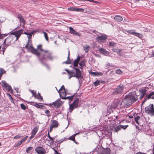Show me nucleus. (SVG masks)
I'll list each match as a JSON object with an SVG mask.
<instances>
[{"instance_id":"nucleus-2","label":"nucleus","mask_w":154,"mask_h":154,"mask_svg":"<svg viewBox=\"0 0 154 154\" xmlns=\"http://www.w3.org/2000/svg\"><path fill=\"white\" fill-rule=\"evenodd\" d=\"M25 48L35 54L37 53L38 51L37 49H35L32 46V42H30V40H28V42L26 45Z\"/></svg>"},{"instance_id":"nucleus-1","label":"nucleus","mask_w":154,"mask_h":154,"mask_svg":"<svg viewBox=\"0 0 154 154\" xmlns=\"http://www.w3.org/2000/svg\"><path fill=\"white\" fill-rule=\"evenodd\" d=\"M138 99V96L135 92H131L126 95L122 100H119L116 102L115 107L112 109H114L116 108L120 109L125 107H128L136 101Z\"/></svg>"},{"instance_id":"nucleus-19","label":"nucleus","mask_w":154,"mask_h":154,"mask_svg":"<svg viewBox=\"0 0 154 154\" xmlns=\"http://www.w3.org/2000/svg\"><path fill=\"white\" fill-rule=\"evenodd\" d=\"M123 126L122 125H120L117 126L113 130V131L114 132H117L119 131L122 128Z\"/></svg>"},{"instance_id":"nucleus-50","label":"nucleus","mask_w":154,"mask_h":154,"mask_svg":"<svg viewBox=\"0 0 154 154\" xmlns=\"http://www.w3.org/2000/svg\"><path fill=\"white\" fill-rule=\"evenodd\" d=\"M0 72L3 74L6 73V71L2 68H0Z\"/></svg>"},{"instance_id":"nucleus-5","label":"nucleus","mask_w":154,"mask_h":154,"mask_svg":"<svg viewBox=\"0 0 154 154\" xmlns=\"http://www.w3.org/2000/svg\"><path fill=\"white\" fill-rule=\"evenodd\" d=\"M79 102V98H76L72 104L69 105V109L70 112H72L75 108H77Z\"/></svg>"},{"instance_id":"nucleus-3","label":"nucleus","mask_w":154,"mask_h":154,"mask_svg":"<svg viewBox=\"0 0 154 154\" xmlns=\"http://www.w3.org/2000/svg\"><path fill=\"white\" fill-rule=\"evenodd\" d=\"M145 112L152 116H154V107L153 104H150L145 108Z\"/></svg>"},{"instance_id":"nucleus-8","label":"nucleus","mask_w":154,"mask_h":154,"mask_svg":"<svg viewBox=\"0 0 154 154\" xmlns=\"http://www.w3.org/2000/svg\"><path fill=\"white\" fill-rule=\"evenodd\" d=\"M45 54H47V56H43V59H45V60L49 59L50 60H52L53 59L54 57L52 55L51 53L48 50H45Z\"/></svg>"},{"instance_id":"nucleus-6","label":"nucleus","mask_w":154,"mask_h":154,"mask_svg":"<svg viewBox=\"0 0 154 154\" xmlns=\"http://www.w3.org/2000/svg\"><path fill=\"white\" fill-rule=\"evenodd\" d=\"M23 30L21 29L11 33V34L13 35L12 36H13V38H16L15 40L16 41L20 37L21 35L23 33Z\"/></svg>"},{"instance_id":"nucleus-29","label":"nucleus","mask_w":154,"mask_h":154,"mask_svg":"<svg viewBox=\"0 0 154 154\" xmlns=\"http://www.w3.org/2000/svg\"><path fill=\"white\" fill-rule=\"evenodd\" d=\"M147 91L145 89H142L140 91V94L144 96L146 94Z\"/></svg>"},{"instance_id":"nucleus-34","label":"nucleus","mask_w":154,"mask_h":154,"mask_svg":"<svg viewBox=\"0 0 154 154\" xmlns=\"http://www.w3.org/2000/svg\"><path fill=\"white\" fill-rule=\"evenodd\" d=\"M66 92L65 91V90H63V91L62 92H61V94H60V95L61 96V97H65L66 96Z\"/></svg>"},{"instance_id":"nucleus-61","label":"nucleus","mask_w":154,"mask_h":154,"mask_svg":"<svg viewBox=\"0 0 154 154\" xmlns=\"http://www.w3.org/2000/svg\"><path fill=\"white\" fill-rule=\"evenodd\" d=\"M69 55H70V53H69V51H68V56L67 57V60H69Z\"/></svg>"},{"instance_id":"nucleus-25","label":"nucleus","mask_w":154,"mask_h":154,"mask_svg":"<svg viewBox=\"0 0 154 154\" xmlns=\"http://www.w3.org/2000/svg\"><path fill=\"white\" fill-rule=\"evenodd\" d=\"M32 105L38 108H41L42 107V105L38 104L37 103L35 102H31Z\"/></svg>"},{"instance_id":"nucleus-18","label":"nucleus","mask_w":154,"mask_h":154,"mask_svg":"<svg viewBox=\"0 0 154 154\" xmlns=\"http://www.w3.org/2000/svg\"><path fill=\"white\" fill-rule=\"evenodd\" d=\"M70 32L73 34L79 36H80V34L78 32H77L76 31L73 29L71 27H70L69 28Z\"/></svg>"},{"instance_id":"nucleus-26","label":"nucleus","mask_w":154,"mask_h":154,"mask_svg":"<svg viewBox=\"0 0 154 154\" xmlns=\"http://www.w3.org/2000/svg\"><path fill=\"white\" fill-rule=\"evenodd\" d=\"M133 35L136 37H138L140 38H141L143 37L142 34L140 33L134 32Z\"/></svg>"},{"instance_id":"nucleus-52","label":"nucleus","mask_w":154,"mask_h":154,"mask_svg":"<svg viewBox=\"0 0 154 154\" xmlns=\"http://www.w3.org/2000/svg\"><path fill=\"white\" fill-rule=\"evenodd\" d=\"M28 137V136H26L25 137H24L22 140H21V141L23 143V142H24V141H25L26 139H27V137Z\"/></svg>"},{"instance_id":"nucleus-11","label":"nucleus","mask_w":154,"mask_h":154,"mask_svg":"<svg viewBox=\"0 0 154 154\" xmlns=\"http://www.w3.org/2000/svg\"><path fill=\"white\" fill-rule=\"evenodd\" d=\"M2 85L3 87H5L8 91L10 92L12 91L11 86L7 83L5 81H3L2 82Z\"/></svg>"},{"instance_id":"nucleus-9","label":"nucleus","mask_w":154,"mask_h":154,"mask_svg":"<svg viewBox=\"0 0 154 154\" xmlns=\"http://www.w3.org/2000/svg\"><path fill=\"white\" fill-rule=\"evenodd\" d=\"M35 150L38 154H45L46 152L45 149L43 148L40 146L36 147Z\"/></svg>"},{"instance_id":"nucleus-21","label":"nucleus","mask_w":154,"mask_h":154,"mask_svg":"<svg viewBox=\"0 0 154 154\" xmlns=\"http://www.w3.org/2000/svg\"><path fill=\"white\" fill-rule=\"evenodd\" d=\"M74 96V95H73L71 96L67 97H66V96L62 97H61V98L64 100H66V99H69L70 101H71L73 99Z\"/></svg>"},{"instance_id":"nucleus-60","label":"nucleus","mask_w":154,"mask_h":154,"mask_svg":"<svg viewBox=\"0 0 154 154\" xmlns=\"http://www.w3.org/2000/svg\"><path fill=\"white\" fill-rule=\"evenodd\" d=\"M14 90L16 91V92L17 93H19V89L17 88H14Z\"/></svg>"},{"instance_id":"nucleus-20","label":"nucleus","mask_w":154,"mask_h":154,"mask_svg":"<svg viewBox=\"0 0 154 154\" xmlns=\"http://www.w3.org/2000/svg\"><path fill=\"white\" fill-rule=\"evenodd\" d=\"M80 59V57L78 55L77 58L74 61L73 66L74 67L78 66V63Z\"/></svg>"},{"instance_id":"nucleus-47","label":"nucleus","mask_w":154,"mask_h":154,"mask_svg":"<svg viewBox=\"0 0 154 154\" xmlns=\"http://www.w3.org/2000/svg\"><path fill=\"white\" fill-rule=\"evenodd\" d=\"M20 106L21 109L23 110H25L26 109L25 106L23 103H22L20 104Z\"/></svg>"},{"instance_id":"nucleus-12","label":"nucleus","mask_w":154,"mask_h":154,"mask_svg":"<svg viewBox=\"0 0 154 154\" xmlns=\"http://www.w3.org/2000/svg\"><path fill=\"white\" fill-rule=\"evenodd\" d=\"M45 50L42 52H39L38 51L37 53H36L35 55L38 57L39 60H45V59L42 58L43 56L45 57V56H47V54H45Z\"/></svg>"},{"instance_id":"nucleus-22","label":"nucleus","mask_w":154,"mask_h":154,"mask_svg":"<svg viewBox=\"0 0 154 154\" xmlns=\"http://www.w3.org/2000/svg\"><path fill=\"white\" fill-rule=\"evenodd\" d=\"M114 19L116 21L119 22H121L123 20V18L121 17L118 15L115 17L114 18Z\"/></svg>"},{"instance_id":"nucleus-14","label":"nucleus","mask_w":154,"mask_h":154,"mask_svg":"<svg viewBox=\"0 0 154 154\" xmlns=\"http://www.w3.org/2000/svg\"><path fill=\"white\" fill-rule=\"evenodd\" d=\"M107 38L106 35H102L98 36L96 38V39L97 42H102L103 41L105 40Z\"/></svg>"},{"instance_id":"nucleus-58","label":"nucleus","mask_w":154,"mask_h":154,"mask_svg":"<svg viewBox=\"0 0 154 154\" xmlns=\"http://www.w3.org/2000/svg\"><path fill=\"white\" fill-rule=\"evenodd\" d=\"M35 135L34 134H32H32L31 135V136L29 137V139H30V140H31V139H32L34 136Z\"/></svg>"},{"instance_id":"nucleus-54","label":"nucleus","mask_w":154,"mask_h":154,"mask_svg":"<svg viewBox=\"0 0 154 154\" xmlns=\"http://www.w3.org/2000/svg\"><path fill=\"white\" fill-rule=\"evenodd\" d=\"M21 136L20 135H17L14 137V139H19L20 137Z\"/></svg>"},{"instance_id":"nucleus-43","label":"nucleus","mask_w":154,"mask_h":154,"mask_svg":"<svg viewBox=\"0 0 154 154\" xmlns=\"http://www.w3.org/2000/svg\"><path fill=\"white\" fill-rule=\"evenodd\" d=\"M77 8L72 7V8H69L68 9V10H70V11H76Z\"/></svg>"},{"instance_id":"nucleus-63","label":"nucleus","mask_w":154,"mask_h":154,"mask_svg":"<svg viewBox=\"0 0 154 154\" xmlns=\"http://www.w3.org/2000/svg\"><path fill=\"white\" fill-rule=\"evenodd\" d=\"M63 63L66 64L70 63V62L68 61H66L64 62H63Z\"/></svg>"},{"instance_id":"nucleus-27","label":"nucleus","mask_w":154,"mask_h":154,"mask_svg":"<svg viewBox=\"0 0 154 154\" xmlns=\"http://www.w3.org/2000/svg\"><path fill=\"white\" fill-rule=\"evenodd\" d=\"M42 45H39L37 46V49L38 52H42L43 51H44L45 50H43L42 48Z\"/></svg>"},{"instance_id":"nucleus-59","label":"nucleus","mask_w":154,"mask_h":154,"mask_svg":"<svg viewBox=\"0 0 154 154\" xmlns=\"http://www.w3.org/2000/svg\"><path fill=\"white\" fill-rule=\"evenodd\" d=\"M49 139H50L51 141L52 142V143L54 142V138H52L51 137H50V138H49Z\"/></svg>"},{"instance_id":"nucleus-45","label":"nucleus","mask_w":154,"mask_h":154,"mask_svg":"<svg viewBox=\"0 0 154 154\" xmlns=\"http://www.w3.org/2000/svg\"><path fill=\"white\" fill-rule=\"evenodd\" d=\"M140 119V116H137L134 118V121L137 124H138V120Z\"/></svg>"},{"instance_id":"nucleus-55","label":"nucleus","mask_w":154,"mask_h":154,"mask_svg":"<svg viewBox=\"0 0 154 154\" xmlns=\"http://www.w3.org/2000/svg\"><path fill=\"white\" fill-rule=\"evenodd\" d=\"M49 113H50V111L48 110H46L45 111V113L46 114H48V117H49V116H51V115Z\"/></svg>"},{"instance_id":"nucleus-33","label":"nucleus","mask_w":154,"mask_h":154,"mask_svg":"<svg viewBox=\"0 0 154 154\" xmlns=\"http://www.w3.org/2000/svg\"><path fill=\"white\" fill-rule=\"evenodd\" d=\"M116 44L115 42H109V45L111 47H114L116 46Z\"/></svg>"},{"instance_id":"nucleus-46","label":"nucleus","mask_w":154,"mask_h":154,"mask_svg":"<svg viewBox=\"0 0 154 154\" xmlns=\"http://www.w3.org/2000/svg\"><path fill=\"white\" fill-rule=\"evenodd\" d=\"M116 73L118 74H121L122 73V71L120 69H118L116 71Z\"/></svg>"},{"instance_id":"nucleus-49","label":"nucleus","mask_w":154,"mask_h":154,"mask_svg":"<svg viewBox=\"0 0 154 154\" xmlns=\"http://www.w3.org/2000/svg\"><path fill=\"white\" fill-rule=\"evenodd\" d=\"M17 17L20 20L23 18L22 16L20 14H18L17 16Z\"/></svg>"},{"instance_id":"nucleus-48","label":"nucleus","mask_w":154,"mask_h":154,"mask_svg":"<svg viewBox=\"0 0 154 154\" xmlns=\"http://www.w3.org/2000/svg\"><path fill=\"white\" fill-rule=\"evenodd\" d=\"M76 11L83 12L84 11V9L83 8H77Z\"/></svg>"},{"instance_id":"nucleus-56","label":"nucleus","mask_w":154,"mask_h":154,"mask_svg":"<svg viewBox=\"0 0 154 154\" xmlns=\"http://www.w3.org/2000/svg\"><path fill=\"white\" fill-rule=\"evenodd\" d=\"M91 73L92 75H98L97 74H99V73H100V74H102V73L101 72H91Z\"/></svg>"},{"instance_id":"nucleus-10","label":"nucleus","mask_w":154,"mask_h":154,"mask_svg":"<svg viewBox=\"0 0 154 154\" xmlns=\"http://www.w3.org/2000/svg\"><path fill=\"white\" fill-rule=\"evenodd\" d=\"M13 36L12 35L8 36L6 38L4 42L5 44L7 46L10 45L11 43L13 41Z\"/></svg>"},{"instance_id":"nucleus-35","label":"nucleus","mask_w":154,"mask_h":154,"mask_svg":"<svg viewBox=\"0 0 154 154\" xmlns=\"http://www.w3.org/2000/svg\"><path fill=\"white\" fill-rule=\"evenodd\" d=\"M38 131V128L37 127L34 128L32 131V133L33 134L35 135Z\"/></svg>"},{"instance_id":"nucleus-38","label":"nucleus","mask_w":154,"mask_h":154,"mask_svg":"<svg viewBox=\"0 0 154 154\" xmlns=\"http://www.w3.org/2000/svg\"><path fill=\"white\" fill-rule=\"evenodd\" d=\"M8 94L9 96V98L10 101L11 103H13L14 102V100H13V98H12V97L11 95L9 94Z\"/></svg>"},{"instance_id":"nucleus-40","label":"nucleus","mask_w":154,"mask_h":154,"mask_svg":"<svg viewBox=\"0 0 154 154\" xmlns=\"http://www.w3.org/2000/svg\"><path fill=\"white\" fill-rule=\"evenodd\" d=\"M20 22H21V23H23V25H22V26L23 27H24V25L25 23V22L24 20V19L23 18L21 19H20Z\"/></svg>"},{"instance_id":"nucleus-23","label":"nucleus","mask_w":154,"mask_h":154,"mask_svg":"<svg viewBox=\"0 0 154 154\" xmlns=\"http://www.w3.org/2000/svg\"><path fill=\"white\" fill-rule=\"evenodd\" d=\"M52 105H53L54 107L56 109L59 108L60 106L59 103L58 101H57L53 102L52 103Z\"/></svg>"},{"instance_id":"nucleus-4","label":"nucleus","mask_w":154,"mask_h":154,"mask_svg":"<svg viewBox=\"0 0 154 154\" xmlns=\"http://www.w3.org/2000/svg\"><path fill=\"white\" fill-rule=\"evenodd\" d=\"M124 88V86L120 85L114 90L112 92V94L116 95L118 94H122L123 92Z\"/></svg>"},{"instance_id":"nucleus-51","label":"nucleus","mask_w":154,"mask_h":154,"mask_svg":"<svg viewBox=\"0 0 154 154\" xmlns=\"http://www.w3.org/2000/svg\"><path fill=\"white\" fill-rule=\"evenodd\" d=\"M56 89L57 90V91H58V92L59 93H60L59 91H60L61 89H63L64 90H65V88H64V85H62L61 87L60 88V89L58 91L57 90V89Z\"/></svg>"},{"instance_id":"nucleus-57","label":"nucleus","mask_w":154,"mask_h":154,"mask_svg":"<svg viewBox=\"0 0 154 154\" xmlns=\"http://www.w3.org/2000/svg\"><path fill=\"white\" fill-rule=\"evenodd\" d=\"M69 139H70L71 140H75V138L74 136H72L70 137H69Z\"/></svg>"},{"instance_id":"nucleus-62","label":"nucleus","mask_w":154,"mask_h":154,"mask_svg":"<svg viewBox=\"0 0 154 154\" xmlns=\"http://www.w3.org/2000/svg\"><path fill=\"white\" fill-rule=\"evenodd\" d=\"M76 74H74L73 75H72V77H76L77 78L79 79L77 77V76H76Z\"/></svg>"},{"instance_id":"nucleus-16","label":"nucleus","mask_w":154,"mask_h":154,"mask_svg":"<svg viewBox=\"0 0 154 154\" xmlns=\"http://www.w3.org/2000/svg\"><path fill=\"white\" fill-rule=\"evenodd\" d=\"M99 51L101 54H103L105 56H108L110 54L109 52L103 48H99Z\"/></svg>"},{"instance_id":"nucleus-15","label":"nucleus","mask_w":154,"mask_h":154,"mask_svg":"<svg viewBox=\"0 0 154 154\" xmlns=\"http://www.w3.org/2000/svg\"><path fill=\"white\" fill-rule=\"evenodd\" d=\"M58 125V122L55 120H53L51 125L50 126V131L51 132L53 128H57Z\"/></svg>"},{"instance_id":"nucleus-39","label":"nucleus","mask_w":154,"mask_h":154,"mask_svg":"<svg viewBox=\"0 0 154 154\" xmlns=\"http://www.w3.org/2000/svg\"><path fill=\"white\" fill-rule=\"evenodd\" d=\"M43 33L44 34V36L45 37V38L46 40L47 41H48V35H47V33H46L45 32H43Z\"/></svg>"},{"instance_id":"nucleus-17","label":"nucleus","mask_w":154,"mask_h":154,"mask_svg":"<svg viewBox=\"0 0 154 154\" xmlns=\"http://www.w3.org/2000/svg\"><path fill=\"white\" fill-rule=\"evenodd\" d=\"M74 69L75 70L76 72V76H77V77L79 79L82 78V72L81 71L77 68H74Z\"/></svg>"},{"instance_id":"nucleus-37","label":"nucleus","mask_w":154,"mask_h":154,"mask_svg":"<svg viewBox=\"0 0 154 154\" xmlns=\"http://www.w3.org/2000/svg\"><path fill=\"white\" fill-rule=\"evenodd\" d=\"M32 149L33 148L32 147H28L26 149V152L27 153H29L30 152V151L32 150Z\"/></svg>"},{"instance_id":"nucleus-13","label":"nucleus","mask_w":154,"mask_h":154,"mask_svg":"<svg viewBox=\"0 0 154 154\" xmlns=\"http://www.w3.org/2000/svg\"><path fill=\"white\" fill-rule=\"evenodd\" d=\"M154 99V91L151 92L149 94L146 95V97H145L142 103H144L148 99Z\"/></svg>"},{"instance_id":"nucleus-24","label":"nucleus","mask_w":154,"mask_h":154,"mask_svg":"<svg viewBox=\"0 0 154 154\" xmlns=\"http://www.w3.org/2000/svg\"><path fill=\"white\" fill-rule=\"evenodd\" d=\"M110 150L109 149H107L104 150L101 154H110Z\"/></svg>"},{"instance_id":"nucleus-30","label":"nucleus","mask_w":154,"mask_h":154,"mask_svg":"<svg viewBox=\"0 0 154 154\" xmlns=\"http://www.w3.org/2000/svg\"><path fill=\"white\" fill-rule=\"evenodd\" d=\"M102 81H100L99 80H97L94 83V85L95 86H97L100 85V84L101 83Z\"/></svg>"},{"instance_id":"nucleus-41","label":"nucleus","mask_w":154,"mask_h":154,"mask_svg":"<svg viewBox=\"0 0 154 154\" xmlns=\"http://www.w3.org/2000/svg\"><path fill=\"white\" fill-rule=\"evenodd\" d=\"M35 97L39 100L41 101L43 100L42 97L41 96H37V95H36V97Z\"/></svg>"},{"instance_id":"nucleus-64","label":"nucleus","mask_w":154,"mask_h":154,"mask_svg":"<svg viewBox=\"0 0 154 154\" xmlns=\"http://www.w3.org/2000/svg\"><path fill=\"white\" fill-rule=\"evenodd\" d=\"M54 151L55 152V154H60V153L58 152L56 150H54Z\"/></svg>"},{"instance_id":"nucleus-31","label":"nucleus","mask_w":154,"mask_h":154,"mask_svg":"<svg viewBox=\"0 0 154 154\" xmlns=\"http://www.w3.org/2000/svg\"><path fill=\"white\" fill-rule=\"evenodd\" d=\"M34 32L32 31L31 32L29 33L27 35V38H28V40H30V39L31 38V37L32 36V35L33 34V33H34Z\"/></svg>"},{"instance_id":"nucleus-42","label":"nucleus","mask_w":154,"mask_h":154,"mask_svg":"<svg viewBox=\"0 0 154 154\" xmlns=\"http://www.w3.org/2000/svg\"><path fill=\"white\" fill-rule=\"evenodd\" d=\"M134 30H129L127 31V32L132 35H133L134 32Z\"/></svg>"},{"instance_id":"nucleus-32","label":"nucleus","mask_w":154,"mask_h":154,"mask_svg":"<svg viewBox=\"0 0 154 154\" xmlns=\"http://www.w3.org/2000/svg\"><path fill=\"white\" fill-rule=\"evenodd\" d=\"M112 50L113 52H116L118 54H119L121 51V50L119 49H116L115 48L112 49Z\"/></svg>"},{"instance_id":"nucleus-44","label":"nucleus","mask_w":154,"mask_h":154,"mask_svg":"<svg viewBox=\"0 0 154 154\" xmlns=\"http://www.w3.org/2000/svg\"><path fill=\"white\" fill-rule=\"evenodd\" d=\"M79 65L80 66H85V62L84 60L81 61L79 63Z\"/></svg>"},{"instance_id":"nucleus-7","label":"nucleus","mask_w":154,"mask_h":154,"mask_svg":"<svg viewBox=\"0 0 154 154\" xmlns=\"http://www.w3.org/2000/svg\"><path fill=\"white\" fill-rule=\"evenodd\" d=\"M45 54H47V56H43V59H45V60L49 59L50 60H52L53 59L54 57L52 55L51 53L48 50H45Z\"/></svg>"},{"instance_id":"nucleus-53","label":"nucleus","mask_w":154,"mask_h":154,"mask_svg":"<svg viewBox=\"0 0 154 154\" xmlns=\"http://www.w3.org/2000/svg\"><path fill=\"white\" fill-rule=\"evenodd\" d=\"M22 143V142L20 141V142H18L15 146V147H17L19 146Z\"/></svg>"},{"instance_id":"nucleus-28","label":"nucleus","mask_w":154,"mask_h":154,"mask_svg":"<svg viewBox=\"0 0 154 154\" xmlns=\"http://www.w3.org/2000/svg\"><path fill=\"white\" fill-rule=\"evenodd\" d=\"M90 47L89 45H86L84 47V50L86 53H87Z\"/></svg>"},{"instance_id":"nucleus-36","label":"nucleus","mask_w":154,"mask_h":154,"mask_svg":"<svg viewBox=\"0 0 154 154\" xmlns=\"http://www.w3.org/2000/svg\"><path fill=\"white\" fill-rule=\"evenodd\" d=\"M30 91L32 94V95L34 97H36V95H37L36 94V92H34L33 90H29Z\"/></svg>"}]
</instances>
